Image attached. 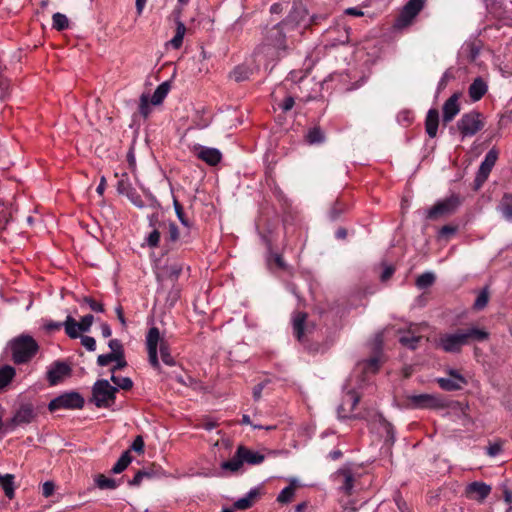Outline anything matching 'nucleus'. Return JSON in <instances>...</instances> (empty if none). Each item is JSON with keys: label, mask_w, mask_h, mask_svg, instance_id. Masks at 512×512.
Masks as SVG:
<instances>
[{"label": "nucleus", "mask_w": 512, "mask_h": 512, "mask_svg": "<svg viewBox=\"0 0 512 512\" xmlns=\"http://www.w3.org/2000/svg\"><path fill=\"white\" fill-rule=\"evenodd\" d=\"M424 3L425 0H409L396 20V27L404 28L410 25L422 10Z\"/></svg>", "instance_id": "10"}, {"label": "nucleus", "mask_w": 512, "mask_h": 512, "mask_svg": "<svg viewBox=\"0 0 512 512\" xmlns=\"http://www.w3.org/2000/svg\"><path fill=\"white\" fill-rule=\"evenodd\" d=\"M410 405L414 408H431L439 405L440 400L431 394L411 395L408 397Z\"/></svg>", "instance_id": "19"}, {"label": "nucleus", "mask_w": 512, "mask_h": 512, "mask_svg": "<svg viewBox=\"0 0 512 512\" xmlns=\"http://www.w3.org/2000/svg\"><path fill=\"white\" fill-rule=\"evenodd\" d=\"M84 302L87 303L89 305V307L91 308V310H93L95 312H100L101 313V312L104 311L103 305L101 303H99V302H96L92 298L85 297L84 298Z\"/></svg>", "instance_id": "55"}, {"label": "nucleus", "mask_w": 512, "mask_h": 512, "mask_svg": "<svg viewBox=\"0 0 512 512\" xmlns=\"http://www.w3.org/2000/svg\"><path fill=\"white\" fill-rule=\"evenodd\" d=\"M194 153L199 159L211 166L218 164L222 159L221 152L216 148L197 145L194 147Z\"/></svg>", "instance_id": "17"}, {"label": "nucleus", "mask_w": 512, "mask_h": 512, "mask_svg": "<svg viewBox=\"0 0 512 512\" xmlns=\"http://www.w3.org/2000/svg\"><path fill=\"white\" fill-rule=\"evenodd\" d=\"M131 460H132V458H131L129 452L128 451L124 452L121 455V457L118 459V461L112 467V472L115 474L121 473L131 463Z\"/></svg>", "instance_id": "40"}, {"label": "nucleus", "mask_w": 512, "mask_h": 512, "mask_svg": "<svg viewBox=\"0 0 512 512\" xmlns=\"http://www.w3.org/2000/svg\"><path fill=\"white\" fill-rule=\"evenodd\" d=\"M12 358L15 363H25L30 360L38 350V345L30 336H21L10 343Z\"/></svg>", "instance_id": "2"}, {"label": "nucleus", "mask_w": 512, "mask_h": 512, "mask_svg": "<svg viewBox=\"0 0 512 512\" xmlns=\"http://www.w3.org/2000/svg\"><path fill=\"white\" fill-rule=\"evenodd\" d=\"M127 198L138 208H143L144 203L140 197V195L133 189L131 192H129L127 195Z\"/></svg>", "instance_id": "53"}, {"label": "nucleus", "mask_w": 512, "mask_h": 512, "mask_svg": "<svg viewBox=\"0 0 512 512\" xmlns=\"http://www.w3.org/2000/svg\"><path fill=\"white\" fill-rule=\"evenodd\" d=\"M118 357H116V354L108 353V354H101L97 358V364L99 366H107L111 362H115V360Z\"/></svg>", "instance_id": "52"}, {"label": "nucleus", "mask_w": 512, "mask_h": 512, "mask_svg": "<svg viewBox=\"0 0 512 512\" xmlns=\"http://www.w3.org/2000/svg\"><path fill=\"white\" fill-rule=\"evenodd\" d=\"M55 489V485L51 481H46L42 486V494L44 497H50Z\"/></svg>", "instance_id": "56"}, {"label": "nucleus", "mask_w": 512, "mask_h": 512, "mask_svg": "<svg viewBox=\"0 0 512 512\" xmlns=\"http://www.w3.org/2000/svg\"><path fill=\"white\" fill-rule=\"evenodd\" d=\"M424 327V325H410L408 332L399 337V342L409 349H416L418 347V343L422 339L420 332Z\"/></svg>", "instance_id": "16"}, {"label": "nucleus", "mask_w": 512, "mask_h": 512, "mask_svg": "<svg viewBox=\"0 0 512 512\" xmlns=\"http://www.w3.org/2000/svg\"><path fill=\"white\" fill-rule=\"evenodd\" d=\"M94 321V317L91 314L85 315L81 318V321L78 322L80 325V330L83 332H87L90 330Z\"/></svg>", "instance_id": "51"}, {"label": "nucleus", "mask_w": 512, "mask_h": 512, "mask_svg": "<svg viewBox=\"0 0 512 512\" xmlns=\"http://www.w3.org/2000/svg\"><path fill=\"white\" fill-rule=\"evenodd\" d=\"M243 463L244 462L242 460V457L239 456L238 450H237L235 455L230 460L222 462L221 468L224 471H228L230 473H236L242 468Z\"/></svg>", "instance_id": "30"}, {"label": "nucleus", "mask_w": 512, "mask_h": 512, "mask_svg": "<svg viewBox=\"0 0 512 512\" xmlns=\"http://www.w3.org/2000/svg\"><path fill=\"white\" fill-rule=\"evenodd\" d=\"M487 90H488L487 83L481 77H477L470 84L469 89H468V94H469L470 99L472 101L476 102V101H479L486 94Z\"/></svg>", "instance_id": "21"}, {"label": "nucleus", "mask_w": 512, "mask_h": 512, "mask_svg": "<svg viewBox=\"0 0 512 512\" xmlns=\"http://www.w3.org/2000/svg\"><path fill=\"white\" fill-rule=\"evenodd\" d=\"M0 486L7 498L13 499L15 496V476L13 474H0Z\"/></svg>", "instance_id": "26"}, {"label": "nucleus", "mask_w": 512, "mask_h": 512, "mask_svg": "<svg viewBox=\"0 0 512 512\" xmlns=\"http://www.w3.org/2000/svg\"><path fill=\"white\" fill-rule=\"evenodd\" d=\"M294 98L292 96H288L284 99L283 103L281 104V108L283 111H289L294 106Z\"/></svg>", "instance_id": "62"}, {"label": "nucleus", "mask_w": 512, "mask_h": 512, "mask_svg": "<svg viewBox=\"0 0 512 512\" xmlns=\"http://www.w3.org/2000/svg\"><path fill=\"white\" fill-rule=\"evenodd\" d=\"M69 26V20L65 14L60 12L54 13L52 16V27L58 31H63Z\"/></svg>", "instance_id": "39"}, {"label": "nucleus", "mask_w": 512, "mask_h": 512, "mask_svg": "<svg viewBox=\"0 0 512 512\" xmlns=\"http://www.w3.org/2000/svg\"><path fill=\"white\" fill-rule=\"evenodd\" d=\"M96 484L100 489H115L118 486L114 479L104 475H99L96 478Z\"/></svg>", "instance_id": "45"}, {"label": "nucleus", "mask_w": 512, "mask_h": 512, "mask_svg": "<svg viewBox=\"0 0 512 512\" xmlns=\"http://www.w3.org/2000/svg\"><path fill=\"white\" fill-rule=\"evenodd\" d=\"M491 492V487L484 482H472L466 487V496L469 499L483 501Z\"/></svg>", "instance_id": "18"}, {"label": "nucleus", "mask_w": 512, "mask_h": 512, "mask_svg": "<svg viewBox=\"0 0 512 512\" xmlns=\"http://www.w3.org/2000/svg\"><path fill=\"white\" fill-rule=\"evenodd\" d=\"M308 11L301 4H294L292 10L283 22V26H287L289 31L295 29H306L309 27L307 20Z\"/></svg>", "instance_id": "7"}, {"label": "nucleus", "mask_w": 512, "mask_h": 512, "mask_svg": "<svg viewBox=\"0 0 512 512\" xmlns=\"http://www.w3.org/2000/svg\"><path fill=\"white\" fill-rule=\"evenodd\" d=\"M36 408L31 403H23L16 410L15 414L8 423L12 428L29 424L37 417Z\"/></svg>", "instance_id": "12"}, {"label": "nucleus", "mask_w": 512, "mask_h": 512, "mask_svg": "<svg viewBox=\"0 0 512 512\" xmlns=\"http://www.w3.org/2000/svg\"><path fill=\"white\" fill-rule=\"evenodd\" d=\"M148 220L152 231L146 236L145 243L150 248H156L160 242L161 231L166 229V221L159 222L155 213L149 215Z\"/></svg>", "instance_id": "14"}, {"label": "nucleus", "mask_w": 512, "mask_h": 512, "mask_svg": "<svg viewBox=\"0 0 512 512\" xmlns=\"http://www.w3.org/2000/svg\"><path fill=\"white\" fill-rule=\"evenodd\" d=\"M81 344L88 350L94 351L96 349V341L93 337L83 336L81 337Z\"/></svg>", "instance_id": "54"}, {"label": "nucleus", "mask_w": 512, "mask_h": 512, "mask_svg": "<svg viewBox=\"0 0 512 512\" xmlns=\"http://www.w3.org/2000/svg\"><path fill=\"white\" fill-rule=\"evenodd\" d=\"M457 231V228L454 227V226H450V225H445L443 226L440 231H439V236L440 237H448L450 235H453L455 234Z\"/></svg>", "instance_id": "60"}, {"label": "nucleus", "mask_w": 512, "mask_h": 512, "mask_svg": "<svg viewBox=\"0 0 512 512\" xmlns=\"http://www.w3.org/2000/svg\"><path fill=\"white\" fill-rule=\"evenodd\" d=\"M488 301H489V291H488V288H484L478 294L473 307L475 310H482L486 307V305L488 304Z\"/></svg>", "instance_id": "44"}, {"label": "nucleus", "mask_w": 512, "mask_h": 512, "mask_svg": "<svg viewBox=\"0 0 512 512\" xmlns=\"http://www.w3.org/2000/svg\"><path fill=\"white\" fill-rule=\"evenodd\" d=\"M132 386H133V382L130 378L121 377L119 380V383L117 384V389L121 388L124 390H129L130 388H132Z\"/></svg>", "instance_id": "61"}, {"label": "nucleus", "mask_w": 512, "mask_h": 512, "mask_svg": "<svg viewBox=\"0 0 512 512\" xmlns=\"http://www.w3.org/2000/svg\"><path fill=\"white\" fill-rule=\"evenodd\" d=\"M139 113L144 118H147L150 115V113H151V107H150V104H149V98L145 94H142L141 97H140Z\"/></svg>", "instance_id": "47"}, {"label": "nucleus", "mask_w": 512, "mask_h": 512, "mask_svg": "<svg viewBox=\"0 0 512 512\" xmlns=\"http://www.w3.org/2000/svg\"><path fill=\"white\" fill-rule=\"evenodd\" d=\"M502 450V446L499 443L490 444L487 447V454L491 457L497 456Z\"/></svg>", "instance_id": "58"}, {"label": "nucleus", "mask_w": 512, "mask_h": 512, "mask_svg": "<svg viewBox=\"0 0 512 512\" xmlns=\"http://www.w3.org/2000/svg\"><path fill=\"white\" fill-rule=\"evenodd\" d=\"M285 31L290 32L287 26H283V22L270 29L266 38L268 45L277 51H284L287 48Z\"/></svg>", "instance_id": "13"}, {"label": "nucleus", "mask_w": 512, "mask_h": 512, "mask_svg": "<svg viewBox=\"0 0 512 512\" xmlns=\"http://www.w3.org/2000/svg\"><path fill=\"white\" fill-rule=\"evenodd\" d=\"M353 377H350L347 380V383L344 386V389L347 390L345 395L343 396L342 403L338 407V417L342 419L351 418L352 416L349 414L352 412L356 405L359 402V395L355 392V387L352 384Z\"/></svg>", "instance_id": "6"}, {"label": "nucleus", "mask_w": 512, "mask_h": 512, "mask_svg": "<svg viewBox=\"0 0 512 512\" xmlns=\"http://www.w3.org/2000/svg\"><path fill=\"white\" fill-rule=\"evenodd\" d=\"M439 124V113L436 109H430L426 116L425 128L429 137L434 138L437 134Z\"/></svg>", "instance_id": "23"}, {"label": "nucleus", "mask_w": 512, "mask_h": 512, "mask_svg": "<svg viewBox=\"0 0 512 512\" xmlns=\"http://www.w3.org/2000/svg\"><path fill=\"white\" fill-rule=\"evenodd\" d=\"M170 91V83L168 81H165L161 83L156 90L154 91L152 97H151V103L153 105H159L163 102L165 97Z\"/></svg>", "instance_id": "31"}, {"label": "nucleus", "mask_w": 512, "mask_h": 512, "mask_svg": "<svg viewBox=\"0 0 512 512\" xmlns=\"http://www.w3.org/2000/svg\"><path fill=\"white\" fill-rule=\"evenodd\" d=\"M305 138L306 141L311 145L321 144L325 141L324 132L319 127L310 128L307 131Z\"/></svg>", "instance_id": "33"}, {"label": "nucleus", "mask_w": 512, "mask_h": 512, "mask_svg": "<svg viewBox=\"0 0 512 512\" xmlns=\"http://www.w3.org/2000/svg\"><path fill=\"white\" fill-rule=\"evenodd\" d=\"M131 448L132 450H134L135 452H138V453H141L143 452V449H144V441L142 439L141 436H137L132 445H131Z\"/></svg>", "instance_id": "59"}, {"label": "nucleus", "mask_w": 512, "mask_h": 512, "mask_svg": "<svg viewBox=\"0 0 512 512\" xmlns=\"http://www.w3.org/2000/svg\"><path fill=\"white\" fill-rule=\"evenodd\" d=\"M146 346L148 351L149 363L153 368H160L157 351L158 346L162 361L168 366H173L175 364V361L170 354L168 345L166 341L160 337V332L157 327H152L149 329L146 336Z\"/></svg>", "instance_id": "1"}, {"label": "nucleus", "mask_w": 512, "mask_h": 512, "mask_svg": "<svg viewBox=\"0 0 512 512\" xmlns=\"http://www.w3.org/2000/svg\"><path fill=\"white\" fill-rule=\"evenodd\" d=\"M464 335L462 329L455 331L454 333H446L439 337L437 346L443 351L448 353H457L461 350L462 346L465 345Z\"/></svg>", "instance_id": "9"}, {"label": "nucleus", "mask_w": 512, "mask_h": 512, "mask_svg": "<svg viewBox=\"0 0 512 512\" xmlns=\"http://www.w3.org/2000/svg\"><path fill=\"white\" fill-rule=\"evenodd\" d=\"M447 373L449 374V378H453V380L455 381L467 384V381L464 378V376L461 375L456 369H448Z\"/></svg>", "instance_id": "57"}, {"label": "nucleus", "mask_w": 512, "mask_h": 512, "mask_svg": "<svg viewBox=\"0 0 512 512\" xmlns=\"http://www.w3.org/2000/svg\"><path fill=\"white\" fill-rule=\"evenodd\" d=\"M461 204L460 197L452 194L449 197L439 200L427 210V218L436 219L440 216L450 215L454 213Z\"/></svg>", "instance_id": "5"}, {"label": "nucleus", "mask_w": 512, "mask_h": 512, "mask_svg": "<svg viewBox=\"0 0 512 512\" xmlns=\"http://www.w3.org/2000/svg\"><path fill=\"white\" fill-rule=\"evenodd\" d=\"M461 55L469 61H474L479 55V47L473 42L465 43L461 48Z\"/></svg>", "instance_id": "36"}, {"label": "nucleus", "mask_w": 512, "mask_h": 512, "mask_svg": "<svg viewBox=\"0 0 512 512\" xmlns=\"http://www.w3.org/2000/svg\"><path fill=\"white\" fill-rule=\"evenodd\" d=\"M265 387V383L261 382L253 388V398L258 401L261 398L262 391Z\"/></svg>", "instance_id": "63"}, {"label": "nucleus", "mask_w": 512, "mask_h": 512, "mask_svg": "<svg viewBox=\"0 0 512 512\" xmlns=\"http://www.w3.org/2000/svg\"><path fill=\"white\" fill-rule=\"evenodd\" d=\"M15 375V369L12 366L4 365L0 368V388L7 386Z\"/></svg>", "instance_id": "37"}, {"label": "nucleus", "mask_w": 512, "mask_h": 512, "mask_svg": "<svg viewBox=\"0 0 512 512\" xmlns=\"http://www.w3.org/2000/svg\"><path fill=\"white\" fill-rule=\"evenodd\" d=\"M339 476L343 477V482L341 489L348 495L351 494L353 490L354 477L349 470H343L338 472Z\"/></svg>", "instance_id": "38"}, {"label": "nucleus", "mask_w": 512, "mask_h": 512, "mask_svg": "<svg viewBox=\"0 0 512 512\" xmlns=\"http://www.w3.org/2000/svg\"><path fill=\"white\" fill-rule=\"evenodd\" d=\"M295 493V489L293 486H286L281 490V492L277 496V501L280 503H288L292 500Z\"/></svg>", "instance_id": "46"}, {"label": "nucleus", "mask_w": 512, "mask_h": 512, "mask_svg": "<svg viewBox=\"0 0 512 512\" xmlns=\"http://www.w3.org/2000/svg\"><path fill=\"white\" fill-rule=\"evenodd\" d=\"M112 354H116V357L121 358L124 355V349L122 343L118 339H111L108 343Z\"/></svg>", "instance_id": "49"}, {"label": "nucleus", "mask_w": 512, "mask_h": 512, "mask_svg": "<svg viewBox=\"0 0 512 512\" xmlns=\"http://www.w3.org/2000/svg\"><path fill=\"white\" fill-rule=\"evenodd\" d=\"M458 95L453 94L451 97H449L444 105H443V122L449 123L451 122L454 117L459 113L460 111V105L458 103Z\"/></svg>", "instance_id": "20"}, {"label": "nucleus", "mask_w": 512, "mask_h": 512, "mask_svg": "<svg viewBox=\"0 0 512 512\" xmlns=\"http://www.w3.org/2000/svg\"><path fill=\"white\" fill-rule=\"evenodd\" d=\"M380 364H381V357H380V355H376L368 360L359 362L357 364L356 370L363 372L365 374H368V373L374 374L380 368Z\"/></svg>", "instance_id": "24"}, {"label": "nucleus", "mask_w": 512, "mask_h": 512, "mask_svg": "<svg viewBox=\"0 0 512 512\" xmlns=\"http://www.w3.org/2000/svg\"><path fill=\"white\" fill-rule=\"evenodd\" d=\"M84 405V399L77 392H70L62 394L48 404V409L53 412L61 408L65 409H78Z\"/></svg>", "instance_id": "8"}, {"label": "nucleus", "mask_w": 512, "mask_h": 512, "mask_svg": "<svg viewBox=\"0 0 512 512\" xmlns=\"http://www.w3.org/2000/svg\"><path fill=\"white\" fill-rule=\"evenodd\" d=\"M173 206H174V210L177 215V218L179 219L181 224L185 227H189L190 226L189 220L186 218L181 204L175 198L173 200Z\"/></svg>", "instance_id": "48"}, {"label": "nucleus", "mask_w": 512, "mask_h": 512, "mask_svg": "<svg viewBox=\"0 0 512 512\" xmlns=\"http://www.w3.org/2000/svg\"><path fill=\"white\" fill-rule=\"evenodd\" d=\"M133 189L128 175L126 173L122 174L117 183V192L126 196Z\"/></svg>", "instance_id": "41"}, {"label": "nucleus", "mask_w": 512, "mask_h": 512, "mask_svg": "<svg viewBox=\"0 0 512 512\" xmlns=\"http://www.w3.org/2000/svg\"><path fill=\"white\" fill-rule=\"evenodd\" d=\"M71 374V368L68 364L61 361L54 362L47 371V380L54 386L60 383L65 377Z\"/></svg>", "instance_id": "15"}, {"label": "nucleus", "mask_w": 512, "mask_h": 512, "mask_svg": "<svg viewBox=\"0 0 512 512\" xmlns=\"http://www.w3.org/2000/svg\"><path fill=\"white\" fill-rule=\"evenodd\" d=\"M306 313L297 312L294 313L292 318L294 335L299 341H302L304 335V324L306 321Z\"/></svg>", "instance_id": "28"}, {"label": "nucleus", "mask_w": 512, "mask_h": 512, "mask_svg": "<svg viewBox=\"0 0 512 512\" xmlns=\"http://www.w3.org/2000/svg\"><path fill=\"white\" fill-rule=\"evenodd\" d=\"M166 229L168 230V240L175 242L179 239V230L174 222H166Z\"/></svg>", "instance_id": "50"}, {"label": "nucleus", "mask_w": 512, "mask_h": 512, "mask_svg": "<svg viewBox=\"0 0 512 512\" xmlns=\"http://www.w3.org/2000/svg\"><path fill=\"white\" fill-rule=\"evenodd\" d=\"M502 214L507 220L512 221V206L504 205L502 207Z\"/></svg>", "instance_id": "64"}, {"label": "nucleus", "mask_w": 512, "mask_h": 512, "mask_svg": "<svg viewBox=\"0 0 512 512\" xmlns=\"http://www.w3.org/2000/svg\"><path fill=\"white\" fill-rule=\"evenodd\" d=\"M63 326L66 334L73 339L78 338L80 332H82L80 330L79 323L70 315L66 317V320L63 322Z\"/></svg>", "instance_id": "32"}, {"label": "nucleus", "mask_w": 512, "mask_h": 512, "mask_svg": "<svg viewBox=\"0 0 512 512\" xmlns=\"http://www.w3.org/2000/svg\"><path fill=\"white\" fill-rule=\"evenodd\" d=\"M335 32V29H329L327 31L328 41L330 46H337L345 44L349 41V28L342 26L338 28L339 35L335 38L331 37V34Z\"/></svg>", "instance_id": "27"}, {"label": "nucleus", "mask_w": 512, "mask_h": 512, "mask_svg": "<svg viewBox=\"0 0 512 512\" xmlns=\"http://www.w3.org/2000/svg\"><path fill=\"white\" fill-rule=\"evenodd\" d=\"M439 386L446 391H455L463 388L466 384L453 380V378H437Z\"/></svg>", "instance_id": "35"}, {"label": "nucleus", "mask_w": 512, "mask_h": 512, "mask_svg": "<svg viewBox=\"0 0 512 512\" xmlns=\"http://www.w3.org/2000/svg\"><path fill=\"white\" fill-rule=\"evenodd\" d=\"M462 333L464 335L465 343L467 344L470 340L473 341H484L489 337L488 332L485 330L479 329L477 327H472L466 330L462 329Z\"/></svg>", "instance_id": "29"}, {"label": "nucleus", "mask_w": 512, "mask_h": 512, "mask_svg": "<svg viewBox=\"0 0 512 512\" xmlns=\"http://www.w3.org/2000/svg\"><path fill=\"white\" fill-rule=\"evenodd\" d=\"M259 494L260 492L258 488H252L245 496L234 502V508L237 510H245L250 508L254 504L255 500L259 497Z\"/></svg>", "instance_id": "22"}, {"label": "nucleus", "mask_w": 512, "mask_h": 512, "mask_svg": "<svg viewBox=\"0 0 512 512\" xmlns=\"http://www.w3.org/2000/svg\"><path fill=\"white\" fill-rule=\"evenodd\" d=\"M435 281V275L431 272H426L418 276L416 280V285L420 289H425L430 287Z\"/></svg>", "instance_id": "43"}, {"label": "nucleus", "mask_w": 512, "mask_h": 512, "mask_svg": "<svg viewBox=\"0 0 512 512\" xmlns=\"http://www.w3.org/2000/svg\"><path fill=\"white\" fill-rule=\"evenodd\" d=\"M498 159V152L495 149H491L485 155L484 160L482 161L477 175L475 177V189H479L484 182L487 180L492 168L494 167L496 161Z\"/></svg>", "instance_id": "11"}, {"label": "nucleus", "mask_w": 512, "mask_h": 512, "mask_svg": "<svg viewBox=\"0 0 512 512\" xmlns=\"http://www.w3.org/2000/svg\"><path fill=\"white\" fill-rule=\"evenodd\" d=\"M251 71L246 66H237L231 73V78L236 82L245 81L249 78Z\"/></svg>", "instance_id": "42"}, {"label": "nucleus", "mask_w": 512, "mask_h": 512, "mask_svg": "<svg viewBox=\"0 0 512 512\" xmlns=\"http://www.w3.org/2000/svg\"><path fill=\"white\" fill-rule=\"evenodd\" d=\"M117 387L112 386L108 380H97L92 388V400L99 408L110 407L115 401Z\"/></svg>", "instance_id": "3"}, {"label": "nucleus", "mask_w": 512, "mask_h": 512, "mask_svg": "<svg viewBox=\"0 0 512 512\" xmlns=\"http://www.w3.org/2000/svg\"><path fill=\"white\" fill-rule=\"evenodd\" d=\"M484 126L482 115L476 111H471L462 115L457 122V127L462 137H471L480 131Z\"/></svg>", "instance_id": "4"}, {"label": "nucleus", "mask_w": 512, "mask_h": 512, "mask_svg": "<svg viewBox=\"0 0 512 512\" xmlns=\"http://www.w3.org/2000/svg\"><path fill=\"white\" fill-rule=\"evenodd\" d=\"M238 454L242 457L243 462L251 465L260 464L264 460V456L259 452H255L245 448L244 446L238 447Z\"/></svg>", "instance_id": "25"}, {"label": "nucleus", "mask_w": 512, "mask_h": 512, "mask_svg": "<svg viewBox=\"0 0 512 512\" xmlns=\"http://www.w3.org/2000/svg\"><path fill=\"white\" fill-rule=\"evenodd\" d=\"M185 32H186V27H185L184 23L181 21H177L176 22V33H175L174 37L170 40V45L173 48L178 49L181 47Z\"/></svg>", "instance_id": "34"}]
</instances>
